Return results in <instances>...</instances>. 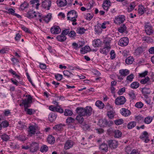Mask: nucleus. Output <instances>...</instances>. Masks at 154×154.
<instances>
[{
    "label": "nucleus",
    "instance_id": "8",
    "mask_svg": "<svg viewBox=\"0 0 154 154\" xmlns=\"http://www.w3.org/2000/svg\"><path fill=\"white\" fill-rule=\"evenodd\" d=\"M108 145L111 149L116 148L118 145L117 141L115 140H110L108 141Z\"/></svg>",
    "mask_w": 154,
    "mask_h": 154
},
{
    "label": "nucleus",
    "instance_id": "60",
    "mask_svg": "<svg viewBox=\"0 0 154 154\" xmlns=\"http://www.w3.org/2000/svg\"><path fill=\"white\" fill-rule=\"evenodd\" d=\"M56 111L59 112L60 113H62L63 112V109H61L59 106H56Z\"/></svg>",
    "mask_w": 154,
    "mask_h": 154
},
{
    "label": "nucleus",
    "instance_id": "26",
    "mask_svg": "<svg viewBox=\"0 0 154 154\" xmlns=\"http://www.w3.org/2000/svg\"><path fill=\"white\" fill-rule=\"evenodd\" d=\"M28 3L26 2H24L20 5V9L21 11H23L25 9L28 8Z\"/></svg>",
    "mask_w": 154,
    "mask_h": 154
},
{
    "label": "nucleus",
    "instance_id": "58",
    "mask_svg": "<svg viewBox=\"0 0 154 154\" xmlns=\"http://www.w3.org/2000/svg\"><path fill=\"white\" fill-rule=\"evenodd\" d=\"M134 79V75L133 74H131L130 75L128 76L126 78V80L130 82L132 81Z\"/></svg>",
    "mask_w": 154,
    "mask_h": 154
},
{
    "label": "nucleus",
    "instance_id": "56",
    "mask_svg": "<svg viewBox=\"0 0 154 154\" xmlns=\"http://www.w3.org/2000/svg\"><path fill=\"white\" fill-rule=\"evenodd\" d=\"M129 95L132 100H133L136 99L135 94L133 91H131V92L129 94Z\"/></svg>",
    "mask_w": 154,
    "mask_h": 154
},
{
    "label": "nucleus",
    "instance_id": "23",
    "mask_svg": "<svg viewBox=\"0 0 154 154\" xmlns=\"http://www.w3.org/2000/svg\"><path fill=\"white\" fill-rule=\"evenodd\" d=\"M90 48L89 46H85L82 48L80 50V52L82 54H85L87 53L90 50Z\"/></svg>",
    "mask_w": 154,
    "mask_h": 154
},
{
    "label": "nucleus",
    "instance_id": "11",
    "mask_svg": "<svg viewBox=\"0 0 154 154\" xmlns=\"http://www.w3.org/2000/svg\"><path fill=\"white\" fill-rule=\"evenodd\" d=\"M61 29L58 26H55L52 27L51 29V32L52 34H58L61 32Z\"/></svg>",
    "mask_w": 154,
    "mask_h": 154
},
{
    "label": "nucleus",
    "instance_id": "34",
    "mask_svg": "<svg viewBox=\"0 0 154 154\" xmlns=\"http://www.w3.org/2000/svg\"><path fill=\"white\" fill-rule=\"evenodd\" d=\"M65 125H62L61 124L55 125L53 128L54 129H55V130L57 131H60L62 129L63 127Z\"/></svg>",
    "mask_w": 154,
    "mask_h": 154
},
{
    "label": "nucleus",
    "instance_id": "30",
    "mask_svg": "<svg viewBox=\"0 0 154 154\" xmlns=\"http://www.w3.org/2000/svg\"><path fill=\"white\" fill-rule=\"evenodd\" d=\"M30 103L26 99L23 100L22 103L24 105V108L29 107L30 106Z\"/></svg>",
    "mask_w": 154,
    "mask_h": 154
},
{
    "label": "nucleus",
    "instance_id": "3",
    "mask_svg": "<svg viewBox=\"0 0 154 154\" xmlns=\"http://www.w3.org/2000/svg\"><path fill=\"white\" fill-rule=\"evenodd\" d=\"M126 99L123 96H121L117 97L115 100V103L117 105L124 104L126 101Z\"/></svg>",
    "mask_w": 154,
    "mask_h": 154
},
{
    "label": "nucleus",
    "instance_id": "20",
    "mask_svg": "<svg viewBox=\"0 0 154 154\" xmlns=\"http://www.w3.org/2000/svg\"><path fill=\"white\" fill-rule=\"evenodd\" d=\"M110 2L109 0H106L104 1L102 6L104 9L107 10L110 5Z\"/></svg>",
    "mask_w": 154,
    "mask_h": 154
},
{
    "label": "nucleus",
    "instance_id": "32",
    "mask_svg": "<svg viewBox=\"0 0 154 154\" xmlns=\"http://www.w3.org/2000/svg\"><path fill=\"white\" fill-rule=\"evenodd\" d=\"M28 108H24V110L26 112V114L29 115H32L34 113L35 111L31 109H28Z\"/></svg>",
    "mask_w": 154,
    "mask_h": 154
},
{
    "label": "nucleus",
    "instance_id": "49",
    "mask_svg": "<svg viewBox=\"0 0 154 154\" xmlns=\"http://www.w3.org/2000/svg\"><path fill=\"white\" fill-rule=\"evenodd\" d=\"M51 17V15L50 14H49L45 17H43L44 20L46 22L48 23L50 20Z\"/></svg>",
    "mask_w": 154,
    "mask_h": 154
},
{
    "label": "nucleus",
    "instance_id": "25",
    "mask_svg": "<svg viewBox=\"0 0 154 154\" xmlns=\"http://www.w3.org/2000/svg\"><path fill=\"white\" fill-rule=\"evenodd\" d=\"M102 29L100 24H98L95 26V31L97 33H100L102 32Z\"/></svg>",
    "mask_w": 154,
    "mask_h": 154
},
{
    "label": "nucleus",
    "instance_id": "63",
    "mask_svg": "<svg viewBox=\"0 0 154 154\" xmlns=\"http://www.w3.org/2000/svg\"><path fill=\"white\" fill-rule=\"evenodd\" d=\"M9 72L11 73L13 75H15V76L17 78L19 79V76L17 75V74H16L15 72L12 69H11L10 70H9Z\"/></svg>",
    "mask_w": 154,
    "mask_h": 154
},
{
    "label": "nucleus",
    "instance_id": "36",
    "mask_svg": "<svg viewBox=\"0 0 154 154\" xmlns=\"http://www.w3.org/2000/svg\"><path fill=\"white\" fill-rule=\"evenodd\" d=\"M134 60V59L133 57L131 56H130L126 59L125 62L126 63L128 64H131L132 63Z\"/></svg>",
    "mask_w": 154,
    "mask_h": 154
},
{
    "label": "nucleus",
    "instance_id": "54",
    "mask_svg": "<svg viewBox=\"0 0 154 154\" xmlns=\"http://www.w3.org/2000/svg\"><path fill=\"white\" fill-rule=\"evenodd\" d=\"M2 127L4 128H6L9 125V123L8 122L6 121H4L1 123Z\"/></svg>",
    "mask_w": 154,
    "mask_h": 154
},
{
    "label": "nucleus",
    "instance_id": "17",
    "mask_svg": "<svg viewBox=\"0 0 154 154\" xmlns=\"http://www.w3.org/2000/svg\"><path fill=\"white\" fill-rule=\"evenodd\" d=\"M36 129L35 127L33 126H30L29 128L28 132L30 136H32V135L35 134V132Z\"/></svg>",
    "mask_w": 154,
    "mask_h": 154
},
{
    "label": "nucleus",
    "instance_id": "9",
    "mask_svg": "<svg viewBox=\"0 0 154 154\" xmlns=\"http://www.w3.org/2000/svg\"><path fill=\"white\" fill-rule=\"evenodd\" d=\"M125 20V16L123 15H119L115 18L114 22L117 24H121L123 23Z\"/></svg>",
    "mask_w": 154,
    "mask_h": 154
},
{
    "label": "nucleus",
    "instance_id": "12",
    "mask_svg": "<svg viewBox=\"0 0 154 154\" xmlns=\"http://www.w3.org/2000/svg\"><path fill=\"white\" fill-rule=\"evenodd\" d=\"M51 2L49 0H45L42 2V6L45 8H47L48 10L50 9L51 5Z\"/></svg>",
    "mask_w": 154,
    "mask_h": 154
},
{
    "label": "nucleus",
    "instance_id": "37",
    "mask_svg": "<svg viewBox=\"0 0 154 154\" xmlns=\"http://www.w3.org/2000/svg\"><path fill=\"white\" fill-rule=\"evenodd\" d=\"M48 148L47 146L43 145L41 147L40 151L42 152H45L48 150Z\"/></svg>",
    "mask_w": 154,
    "mask_h": 154
},
{
    "label": "nucleus",
    "instance_id": "14",
    "mask_svg": "<svg viewBox=\"0 0 154 154\" xmlns=\"http://www.w3.org/2000/svg\"><path fill=\"white\" fill-rule=\"evenodd\" d=\"M26 15V17L30 19L34 17H36L35 11L32 10L28 11Z\"/></svg>",
    "mask_w": 154,
    "mask_h": 154
},
{
    "label": "nucleus",
    "instance_id": "61",
    "mask_svg": "<svg viewBox=\"0 0 154 154\" xmlns=\"http://www.w3.org/2000/svg\"><path fill=\"white\" fill-rule=\"evenodd\" d=\"M56 79L58 81H60L62 78V75L60 74H58L55 75Z\"/></svg>",
    "mask_w": 154,
    "mask_h": 154
},
{
    "label": "nucleus",
    "instance_id": "13",
    "mask_svg": "<svg viewBox=\"0 0 154 154\" xmlns=\"http://www.w3.org/2000/svg\"><path fill=\"white\" fill-rule=\"evenodd\" d=\"M122 115L125 116H128L131 114L130 111L125 108H123L121 110Z\"/></svg>",
    "mask_w": 154,
    "mask_h": 154
},
{
    "label": "nucleus",
    "instance_id": "52",
    "mask_svg": "<svg viewBox=\"0 0 154 154\" xmlns=\"http://www.w3.org/2000/svg\"><path fill=\"white\" fill-rule=\"evenodd\" d=\"M141 91L142 94L144 95H146L149 94L148 89L146 88H142Z\"/></svg>",
    "mask_w": 154,
    "mask_h": 154
},
{
    "label": "nucleus",
    "instance_id": "5",
    "mask_svg": "<svg viewBox=\"0 0 154 154\" xmlns=\"http://www.w3.org/2000/svg\"><path fill=\"white\" fill-rule=\"evenodd\" d=\"M145 31L146 34L148 35H150L153 32V28L149 23H147L145 26Z\"/></svg>",
    "mask_w": 154,
    "mask_h": 154
},
{
    "label": "nucleus",
    "instance_id": "51",
    "mask_svg": "<svg viewBox=\"0 0 154 154\" xmlns=\"http://www.w3.org/2000/svg\"><path fill=\"white\" fill-rule=\"evenodd\" d=\"M75 120V119L70 117H68L66 120V122L67 124H70L74 122Z\"/></svg>",
    "mask_w": 154,
    "mask_h": 154
},
{
    "label": "nucleus",
    "instance_id": "19",
    "mask_svg": "<svg viewBox=\"0 0 154 154\" xmlns=\"http://www.w3.org/2000/svg\"><path fill=\"white\" fill-rule=\"evenodd\" d=\"M129 71L127 69H122L119 71V73L121 76H125L129 73Z\"/></svg>",
    "mask_w": 154,
    "mask_h": 154
},
{
    "label": "nucleus",
    "instance_id": "55",
    "mask_svg": "<svg viewBox=\"0 0 154 154\" xmlns=\"http://www.w3.org/2000/svg\"><path fill=\"white\" fill-rule=\"evenodd\" d=\"M17 138L18 140L23 141L26 140V138L23 135H20L18 136L17 137Z\"/></svg>",
    "mask_w": 154,
    "mask_h": 154
},
{
    "label": "nucleus",
    "instance_id": "27",
    "mask_svg": "<svg viewBox=\"0 0 154 154\" xmlns=\"http://www.w3.org/2000/svg\"><path fill=\"white\" fill-rule=\"evenodd\" d=\"M99 148L103 151L107 152L108 151V147L107 145L105 143H102L99 147Z\"/></svg>",
    "mask_w": 154,
    "mask_h": 154
},
{
    "label": "nucleus",
    "instance_id": "29",
    "mask_svg": "<svg viewBox=\"0 0 154 154\" xmlns=\"http://www.w3.org/2000/svg\"><path fill=\"white\" fill-rule=\"evenodd\" d=\"M57 116L54 113L50 114L48 116V119L50 122H53L56 119Z\"/></svg>",
    "mask_w": 154,
    "mask_h": 154
},
{
    "label": "nucleus",
    "instance_id": "21",
    "mask_svg": "<svg viewBox=\"0 0 154 154\" xmlns=\"http://www.w3.org/2000/svg\"><path fill=\"white\" fill-rule=\"evenodd\" d=\"M47 140L48 142L51 144H53L55 142L54 137L51 135H49L47 138Z\"/></svg>",
    "mask_w": 154,
    "mask_h": 154
},
{
    "label": "nucleus",
    "instance_id": "24",
    "mask_svg": "<svg viewBox=\"0 0 154 154\" xmlns=\"http://www.w3.org/2000/svg\"><path fill=\"white\" fill-rule=\"evenodd\" d=\"M0 137L3 141H7L10 139L9 136L6 134H4L0 135Z\"/></svg>",
    "mask_w": 154,
    "mask_h": 154
},
{
    "label": "nucleus",
    "instance_id": "38",
    "mask_svg": "<svg viewBox=\"0 0 154 154\" xmlns=\"http://www.w3.org/2000/svg\"><path fill=\"white\" fill-rule=\"evenodd\" d=\"M110 43V42L109 41H107L106 40H104L103 42V43L104 44V47L106 48V49L109 50L111 48Z\"/></svg>",
    "mask_w": 154,
    "mask_h": 154
},
{
    "label": "nucleus",
    "instance_id": "28",
    "mask_svg": "<svg viewBox=\"0 0 154 154\" xmlns=\"http://www.w3.org/2000/svg\"><path fill=\"white\" fill-rule=\"evenodd\" d=\"M95 105L96 106L100 109H103L104 106V103L100 100L97 101L95 103Z\"/></svg>",
    "mask_w": 154,
    "mask_h": 154
},
{
    "label": "nucleus",
    "instance_id": "62",
    "mask_svg": "<svg viewBox=\"0 0 154 154\" xmlns=\"http://www.w3.org/2000/svg\"><path fill=\"white\" fill-rule=\"evenodd\" d=\"M69 29H66L63 30L62 32V35H66L69 34Z\"/></svg>",
    "mask_w": 154,
    "mask_h": 154
},
{
    "label": "nucleus",
    "instance_id": "42",
    "mask_svg": "<svg viewBox=\"0 0 154 154\" xmlns=\"http://www.w3.org/2000/svg\"><path fill=\"white\" fill-rule=\"evenodd\" d=\"M106 120L101 119L100 120L99 122V124L101 127H104L106 126Z\"/></svg>",
    "mask_w": 154,
    "mask_h": 154
},
{
    "label": "nucleus",
    "instance_id": "33",
    "mask_svg": "<svg viewBox=\"0 0 154 154\" xmlns=\"http://www.w3.org/2000/svg\"><path fill=\"white\" fill-rule=\"evenodd\" d=\"M140 84L137 82H133L131 85V87L133 89H137L139 86Z\"/></svg>",
    "mask_w": 154,
    "mask_h": 154
},
{
    "label": "nucleus",
    "instance_id": "44",
    "mask_svg": "<svg viewBox=\"0 0 154 154\" xmlns=\"http://www.w3.org/2000/svg\"><path fill=\"white\" fill-rule=\"evenodd\" d=\"M142 48L141 47H139L135 50V53L136 55H139L142 53Z\"/></svg>",
    "mask_w": 154,
    "mask_h": 154
},
{
    "label": "nucleus",
    "instance_id": "41",
    "mask_svg": "<svg viewBox=\"0 0 154 154\" xmlns=\"http://www.w3.org/2000/svg\"><path fill=\"white\" fill-rule=\"evenodd\" d=\"M126 29L127 27L125 25H123L119 28L118 31L120 33H122L126 30Z\"/></svg>",
    "mask_w": 154,
    "mask_h": 154
},
{
    "label": "nucleus",
    "instance_id": "47",
    "mask_svg": "<svg viewBox=\"0 0 154 154\" xmlns=\"http://www.w3.org/2000/svg\"><path fill=\"white\" fill-rule=\"evenodd\" d=\"M63 74L64 75L67 76L68 78L70 77L71 75H73L72 73L67 70H64L63 72Z\"/></svg>",
    "mask_w": 154,
    "mask_h": 154
},
{
    "label": "nucleus",
    "instance_id": "10",
    "mask_svg": "<svg viewBox=\"0 0 154 154\" xmlns=\"http://www.w3.org/2000/svg\"><path fill=\"white\" fill-rule=\"evenodd\" d=\"M74 144V142L72 140H67L64 144V148L66 149H68L72 147Z\"/></svg>",
    "mask_w": 154,
    "mask_h": 154
},
{
    "label": "nucleus",
    "instance_id": "1",
    "mask_svg": "<svg viewBox=\"0 0 154 154\" xmlns=\"http://www.w3.org/2000/svg\"><path fill=\"white\" fill-rule=\"evenodd\" d=\"M76 111L79 115L76 116V119L79 123L82 124L84 121L82 116H90L91 114L92 108L89 106L86 107L85 109L78 107L76 108Z\"/></svg>",
    "mask_w": 154,
    "mask_h": 154
},
{
    "label": "nucleus",
    "instance_id": "57",
    "mask_svg": "<svg viewBox=\"0 0 154 154\" xmlns=\"http://www.w3.org/2000/svg\"><path fill=\"white\" fill-rule=\"evenodd\" d=\"M143 106V103L140 102L137 103L135 105V106L138 108H142Z\"/></svg>",
    "mask_w": 154,
    "mask_h": 154
},
{
    "label": "nucleus",
    "instance_id": "59",
    "mask_svg": "<svg viewBox=\"0 0 154 154\" xmlns=\"http://www.w3.org/2000/svg\"><path fill=\"white\" fill-rule=\"evenodd\" d=\"M125 87L119 89L118 92V94L119 95H122L124 92H125Z\"/></svg>",
    "mask_w": 154,
    "mask_h": 154
},
{
    "label": "nucleus",
    "instance_id": "7",
    "mask_svg": "<svg viewBox=\"0 0 154 154\" xmlns=\"http://www.w3.org/2000/svg\"><path fill=\"white\" fill-rule=\"evenodd\" d=\"M39 148L38 144L36 142L32 143L29 146V151L31 152H34L37 151Z\"/></svg>",
    "mask_w": 154,
    "mask_h": 154
},
{
    "label": "nucleus",
    "instance_id": "31",
    "mask_svg": "<svg viewBox=\"0 0 154 154\" xmlns=\"http://www.w3.org/2000/svg\"><path fill=\"white\" fill-rule=\"evenodd\" d=\"M145 11V8L141 5H139V8L138 9V13L141 15L143 14Z\"/></svg>",
    "mask_w": 154,
    "mask_h": 154
},
{
    "label": "nucleus",
    "instance_id": "48",
    "mask_svg": "<svg viewBox=\"0 0 154 154\" xmlns=\"http://www.w3.org/2000/svg\"><path fill=\"white\" fill-rule=\"evenodd\" d=\"M72 113H73L72 111L69 109H65L64 112V115L65 116H70L72 115Z\"/></svg>",
    "mask_w": 154,
    "mask_h": 154
},
{
    "label": "nucleus",
    "instance_id": "16",
    "mask_svg": "<svg viewBox=\"0 0 154 154\" xmlns=\"http://www.w3.org/2000/svg\"><path fill=\"white\" fill-rule=\"evenodd\" d=\"M67 3L66 0H57V4L60 7L64 6L66 5Z\"/></svg>",
    "mask_w": 154,
    "mask_h": 154
},
{
    "label": "nucleus",
    "instance_id": "6",
    "mask_svg": "<svg viewBox=\"0 0 154 154\" xmlns=\"http://www.w3.org/2000/svg\"><path fill=\"white\" fill-rule=\"evenodd\" d=\"M129 42L128 38L127 37H125L121 38L119 41V45L121 46H125L127 45Z\"/></svg>",
    "mask_w": 154,
    "mask_h": 154
},
{
    "label": "nucleus",
    "instance_id": "18",
    "mask_svg": "<svg viewBox=\"0 0 154 154\" xmlns=\"http://www.w3.org/2000/svg\"><path fill=\"white\" fill-rule=\"evenodd\" d=\"M149 80V78L148 77H147L145 79H142L140 81V83L142 84H146L147 85H150L151 84V83Z\"/></svg>",
    "mask_w": 154,
    "mask_h": 154
},
{
    "label": "nucleus",
    "instance_id": "4",
    "mask_svg": "<svg viewBox=\"0 0 154 154\" xmlns=\"http://www.w3.org/2000/svg\"><path fill=\"white\" fill-rule=\"evenodd\" d=\"M106 107L108 110L107 115L110 119L113 118L114 116L115 112L113 110L112 106L110 105L106 106Z\"/></svg>",
    "mask_w": 154,
    "mask_h": 154
},
{
    "label": "nucleus",
    "instance_id": "45",
    "mask_svg": "<svg viewBox=\"0 0 154 154\" xmlns=\"http://www.w3.org/2000/svg\"><path fill=\"white\" fill-rule=\"evenodd\" d=\"M100 50V53L105 55H106L107 53L109 51V50L108 49H106V48H105L104 47L103 48H101Z\"/></svg>",
    "mask_w": 154,
    "mask_h": 154
},
{
    "label": "nucleus",
    "instance_id": "35",
    "mask_svg": "<svg viewBox=\"0 0 154 154\" xmlns=\"http://www.w3.org/2000/svg\"><path fill=\"white\" fill-rule=\"evenodd\" d=\"M114 136L115 138H119L122 136V132L118 130H116L114 132Z\"/></svg>",
    "mask_w": 154,
    "mask_h": 154
},
{
    "label": "nucleus",
    "instance_id": "50",
    "mask_svg": "<svg viewBox=\"0 0 154 154\" xmlns=\"http://www.w3.org/2000/svg\"><path fill=\"white\" fill-rule=\"evenodd\" d=\"M85 30L84 28H80L79 29H78L76 30V32L77 33L80 34H82L85 32Z\"/></svg>",
    "mask_w": 154,
    "mask_h": 154
},
{
    "label": "nucleus",
    "instance_id": "39",
    "mask_svg": "<svg viewBox=\"0 0 154 154\" xmlns=\"http://www.w3.org/2000/svg\"><path fill=\"white\" fill-rule=\"evenodd\" d=\"M136 123L135 122H130L127 125L128 128L129 129H132L136 126Z\"/></svg>",
    "mask_w": 154,
    "mask_h": 154
},
{
    "label": "nucleus",
    "instance_id": "2",
    "mask_svg": "<svg viewBox=\"0 0 154 154\" xmlns=\"http://www.w3.org/2000/svg\"><path fill=\"white\" fill-rule=\"evenodd\" d=\"M67 20L72 22V24L75 25L77 24L76 22V18H77L78 15L76 12L74 10H71L69 11L67 14Z\"/></svg>",
    "mask_w": 154,
    "mask_h": 154
},
{
    "label": "nucleus",
    "instance_id": "40",
    "mask_svg": "<svg viewBox=\"0 0 154 154\" xmlns=\"http://www.w3.org/2000/svg\"><path fill=\"white\" fill-rule=\"evenodd\" d=\"M152 120V118L150 116H148L145 118L144 120V122L146 124L150 123Z\"/></svg>",
    "mask_w": 154,
    "mask_h": 154
},
{
    "label": "nucleus",
    "instance_id": "22",
    "mask_svg": "<svg viewBox=\"0 0 154 154\" xmlns=\"http://www.w3.org/2000/svg\"><path fill=\"white\" fill-rule=\"evenodd\" d=\"M57 40L61 42H64L66 39V36L62 35V33L60 35H58L57 37Z\"/></svg>",
    "mask_w": 154,
    "mask_h": 154
},
{
    "label": "nucleus",
    "instance_id": "46",
    "mask_svg": "<svg viewBox=\"0 0 154 154\" xmlns=\"http://www.w3.org/2000/svg\"><path fill=\"white\" fill-rule=\"evenodd\" d=\"M147 137H148V133L146 131H144L140 137V138L142 140H144V138Z\"/></svg>",
    "mask_w": 154,
    "mask_h": 154
},
{
    "label": "nucleus",
    "instance_id": "15",
    "mask_svg": "<svg viewBox=\"0 0 154 154\" xmlns=\"http://www.w3.org/2000/svg\"><path fill=\"white\" fill-rule=\"evenodd\" d=\"M101 44V42L99 39H94L92 42L93 45L95 48L99 47Z\"/></svg>",
    "mask_w": 154,
    "mask_h": 154
},
{
    "label": "nucleus",
    "instance_id": "43",
    "mask_svg": "<svg viewBox=\"0 0 154 154\" xmlns=\"http://www.w3.org/2000/svg\"><path fill=\"white\" fill-rule=\"evenodd\" d=\"M136 6L135 3L134 2L131 3L129 5V7L128 8V11L129 12L132 11Z\"/></svg>",
    "mask_w": 154,
    "mask_h": 154
},
{
    "label": "nucleus",
    "instance_id": "53",
    "mask_svg": "<svg viewBox=\"0 0 154 154\" xmlns=\"http://www.w3.org/2000/svg\"><path fill=\"white\" fill-rule=\"evenodd\" d=\"M115 123L117 125H119L123 123V120L122 119H119L115 121Z\"/></svg>",
    "mask_w": 154,
    "mask_h": 154
},
{
    "label": "nucleus",
    "instance_id": "64",
    "mask_svg": "<svg viewBox=\"0 0 154 154\" xmlns=\"http://www.w3.org/2000/svg\"><path fill=\"white\" fill-rule=\"evenodd\" d=\"M8 12H7V13H8L9 14H11L14 15V14H15L14 13L15 11L14 10L11 8H10L8 9Z\"/></svg>",
    "mask_w": 154,
    "mask_h": 154
}]
</instances>
